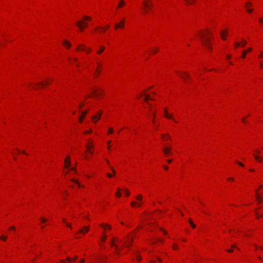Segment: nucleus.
Returning <instances> with one entry per match:
<instances>
[{
    "label": "nucleus",
    "instance_id": "nucleus-1",
    "mask_svg": "<svg viewBox=\"0 0 263 263\" xmlns=\"http://www.w3.org/2000/svg\"><path fill=\"white\" fill-rule=\"evenodd\" d=\"M201 42L204 46L208 49L211 50L212 47L210 38L207 37L205 33H202V32H199Z\"/></svg>",
    "mask_w": 263,
    "mask_h": 263
},
{
    "label": "nucleus",
    "instance_id": "nucleus-2",
    "mask_svg": "<svg viewBox=\"0 0 263 263\" xmlns=\"http://www.w3.org/2000/svg\"><path fill=\"white\" fill-rule=\"evenodd\" d=\"M154 4L151 0H145L143 2V7H142L144 13H147L151 10Z\"/></svg>",
    "mask_w": 263,
    "mask_h": 263
},
{
    "label": "nucleus",
    "instance_id": "nucleus-3",
    "mask_svg": "<svg viewBox=\"0 0 263 263\" xmlns=\"http://www.w3.org/2000/svg\"><path fill=\"white\" fill-rule=\"evenodd\" d=\"M77 26L79 28L80 31H83L84 27H87L88 24L87 23H82V22H77Z\"/></svg>",
    "mask_w": 263,
    "mask_h": 263
},
{
    "label": "nucleus",
    "instance_id": "nucleus-4",
    "mask_svg": "<svg viewBox=\"0 0 263 263\" xmlns=\"http://www.w3.org/2000/svg\"><path fill=\"white\" fill-rule=\"evenodd\" d=\"M179 76L185 81L187 82V80L190 78V75L186 72H183L182 74H179Z\"/></svg>",
    "mask_w": 263,
    "mask_h": 263
},
{
    "label": "nucleus",
    "instance_id": "nucleus-5",
    "mask_svg": "<svg viewBox=\"0 0 263 263\" xmlns=\"http://www.w3.org/2000/svg\"><path fill=\"white\" fill-rule=\"evenodd\" d=\"M133 238L130 237L129 236H127L126 238V240H125V242L124 243V245L126 247H128L130 246V243L133 241Z\"/></svg>",
    "mask_w": 263,
    "mask_h": 263
},
{
    "label": "nucleus",
    "instance_id": "nucleus-6",
    "mask_svg": "<svg viewBox=\"0 0 263 263\" xmlns=\"http://www.w3.org/2000/svg\"><path fill=\"white\" fill-rule=\"evenodd\" d=\"M101 114L102 112L100 111V112H98L97 114V115L96 116H93L91 117V119L92 120L95 122V123H96L97 122V121L99 120L101 118Z\"/></svg>",
    "mask_w": 263,
    "mask_h": 263
},
{
    "label": "nucleus",
    "instance_id": "nucleus-7",
    "mask_svg": "<svg viewBox=\"0 0 263 263\" xmlns=\"http://www.w3.org/2000/svg\"><path fill=\"white\" fill-rule=\"evenodd\" d=\"M124 22H125V19L123 18V19H122L120 23H116L115 24V28L116 29H118V28H122L124 26Z\"/></svg>",
    "mask_w": 263,
    "mask_h": 263
},
{
    "label": "nucleus",
    "instance_id": "nucleus-8",
    "mask_svg": "<svg viewBox=\"0 0 263 263\" xmlns=\"http://www.w3.org/2000/svg\"><path fill=\"white\" fill-rule=\"evenodd\" d=\"M89 228L88 226H84L83 227L82 229L80 230L79 231L78 233L85 234L86 232H87L89 231Z\"/></svg>",
    "mask_w": 263,
    "mask_h": 263
},
{
    "label": "nucleus",
    "instance_id": "nucleus-9",
    "mask_svg": "<svg viewBox=\"0 0 263 263\" xmlns=\"http://www.w3.org/2000/svg\"><path fill=\"white\" fill-rule=\"evenodd\" d=\"M65 164V167L69 168L70 166V161L69 157H66L64 161Z\"/></svg>",
    "mask_w": 263,
    "mask_h": 263
},
{
    "label": "nucleus",
    "instance_id": "nucleus-10",
    "mask_svg": "<svg viewBox=\"0 0 263 263\" xmlns=\"http://www.w3.org/2000/svg\"><path fill=\"white\" fill-rule=\"evenodd\" d=\"M220 34H221V37L222 40H226V38L225 37V35H227L228 34V31L227 30V31H220Z\"/></svg>",
    "mask_w": 263,
    "mask_h": 263
},
{
    "label": "nucleus",
    "instance_id": "nucleus-11",
    "mask_svg": "<svg viewBox=\"0 0 263 263\" xmlns=\"http://www.w3.org/2000/svg\"><path fill=\"white\" fill-rule=\"evenodd\" d=\"M251 50H252V48H249L246 50L243 51L242 52V56H241V57L242 58H245L247 52H249V51H251Z\"/></svg>",
    "mask_w": 263,
    "mask_h": 263
},
{
    "label": "nucleus",
    "instance_id": "nucleus-12",
    "mask_svg": "<svg viewBox=\"0 0 263 263\" xmlns=\"http://www.w3.org/2000/svg\"><path fill=\"white\" fill-rule=\"evenodd\" d=\"M171 147H165L163 149V152L164 153V154L165 155H168L171 152Z\"/></svg>",
    "mask_w": 263,
    "mask_h": 263
},
{
    "label": "nucleus",
    "instance_id": "nucleus-13",
    "mask_svg": "<svg viewBox=\"0 0 263 263\" xmlns=\"http://www.w3.org/2000/svg\"><path fill=\"white\" fill-rule=\"evenodd\" d=\"M130 205L133 207H135V206L140 207V206H141V204L140 203H138V202H136V201L132 202L131 203H130Z\"/></svg>",
    "mask_w": 263,
    "mask_h": 263
},
{
    "label": "nucleus",
    "instance_id": "nucleus-14",
    "mask_svg": "<svg viewBox=\"0 0 263 263\" xmlns=\"http://www.w3.org/2000/svg\"><path fill=\"white\" fill-rule=\"evenodd\" d=\"M116 240V239L115 238H112V242H111V245L112 246H114V247H115V249H116V250L117 251H118L119 250V246H118V245H115V244L114 243V242H113V241H115Z\"/></svg>",
    "mask_w": 263,
    "mask_h": 263
},
{
    "label": "nucleus",
    "instance_id": "nucleus-15",
    "mask_svg": "<svg viewBox=\"0 0 263 263\" xmlns=\"http://www.w3.org/2000/svg\"><path fill=\"white\" fill-rule=\"evenodd\" d=\"M63 44L64 45L66 46L68 48H70L71 47L70 43L66 40L64 41Z\"/></svg>",
    "mask_w": 263,
    "mask_h": 263
},
{
    "label": "nucleus",
    "instance_id": "nucleus-16",
    "mask_svg": "<svg viewBox=\"0 0 263 263\" xmlns=\"http://www.w3.org/2000/svg\"><path fill=\"white\" fill-rule=\"evenodd\" d=\"M142 199L143 197L141 194L138 195L136 197V199L139 201H142Z\"/></svg>",
    "mask_w": 263,
    "mask_h": 263
},
{
    "label": "nucleus",
    "instance_id": "nucleus-17",
    "mask_svg": "<svg viewBox=\"0 0 263 263\" xmlns=\"http://www.w3.org/2000/svg\"><path fill=\"white\" fill-rule=\"evenodd\" d=\"M116 196L117 197H120L121 196V189L118 188L117 189V192L116 194Z\"/></svg>",
    "mask_w": 263,
    "mask_h": 263
},
{
    "label": "nucleus",
    "instance_id": "nucleus-18",
    "mask_svg": "<svg viewBox=\"0 0 263 263\" xmlns=\"http://www.w3.org/2000/svg\"><path fill=\"white\" fill-rule=\"evenodd\" d=\"M254 158L256 160H258L259 161H262V158L260 157L258 155H254Z\"/></svg>",
    "mask_w": 263,
    "mask_h": 263
},
{
    "label": "nucleus",
    "instance_id": "nucleus-19",
    "mask_svg": "<svg viewBox=\"0 0 263 263\" xmlns=\"http://www.w3.org/2000/svg\"><path fill=\"white\" fill-rule=\"evenodd\" d=\"M105 50L104 46H101L100 49L97 51L98 54H101Z\"/></svg>",
    "mask_w": 263,
    "mask_h": 263
},
{
    "label": "nucleus",
    "instance_id": "nucleus-20",
    "mask_svg": "<svg viewBox=\"0 0 263 263\" xmlns=\"http://www.w3.org/2000/svg\"><path fill=\"white\" fill-rule=\"evenodd\" d=\"M125 2L123 0H120L119 3L118 8H120L122 5H124Z\"/></svg>",
    "mask_w": 263,
    "mask_h": 263
},
{
    "label": "nucleus",
    "instance_id": "nucleus-21",
    "mask_svg": "<svg viewBox=\"0 0 263 263\" xmlns=\"http://www.w3.org/2000/svg\"><path fill=\"white\" fill-rule=\"evenodd\" d=\"M85 49V47L83 45H79L77 48V50H84Z\"/></svg>",
    "mask_w": 263,
    "mask_h": 263
},
{
    "label": "nucleus",
    "instance_id": "nucleus-22",
    "mask_svg": "<svg viewBox=\"0 0 263 263\" xmlns=\"http://www.w3.org/2000/svg\"><path fill=\"white\" fill-rule=\"evenodd\" d=\"M195 0H184L187 4L192 5L194 3Z\"/></svg>",
    "mask_w": 263,
    "mask_h": 263
},
{
    "label": "nucleus",
    "instance_id": "nucleus-23",
    "mask_svg": "<svg viewBox=\"0 0 263 263\" xmlns=\"http://www.w3.org/2000/svg\"><path fill=\"white\" fill-rule=\"evenodd\" d=\"M164 111L165 113V116L166 118H167L168 119H172V117L168 114V113L167 112V111H166V110L165 109H164Z\"/></svg>",
    "mask_w": 263,
    "mask_h": 263
},
{
    "label": "nucleus",
    "instance_id": "nucleus-24",
    "mask_svg": "<svg viewBox=\"0 0 263 263\" xmlns=\"http://www.w3.org/2000/svg\"><path fill=\"white\" fill-rule=\"evenodd\" d=\"M256 199L258 201L259 203H261L262 202L261 197L260 196V195L258 193H257Z\"/></svg>",
    "mask_w": 263,
    "mask_h": 263
},
{
    "label": "nucleus",
    "instance_id": "nucleus-25",
    "mask_svg": "<svg viewBox=\"0 0 263 263\" xmlns=\"http://www.w3.org/2000/svg\"><path fill=\"white\" fill-rule=\"evenodd\" d=\"M153 100V99H152L149 95H145V98L144 99V101H146L147 100Z\"/></svg>",
    "mask_w": 263,
    "mask_h": 263
},
{
    "label": "nucleus",
    "instance_id": "nucleus-26",
    "mask_svg": "<svg viewBox=\"0 0 263 263\" xmlns=\"http://www.w3.org/2000/svg\"><path fill=\"white\" fill-rule=\"evenodd\" d=\"M101 227L102 228L107 227L109 230L111 229V227L109 225H108V224H101Z\"/></svg>",
    "mask_w": 263,
    "mask_h": 263
},
{
    "label": "nucleus",
    "instance_id": "nucleus-27",
    "mask_svg": "<svg viewBox=\"0 0 263 263\" xmlns=\"http://www.w3.org/2000/svg\"><path fill=\"white\" fill-rule=\"evenodd\" d=\"M83 19L85 20H90L91 18L89 16L85 15L83 16Z\"/></svg>",
    "mask_w": 263,
    "mask_h": 263
},
{
    "label": "nucleus",
    "instance_id": "nucleus-28",
    "mask_svg": "<svg viewBox=\"0 0 263 263\" xmlns=\"http://www.w3.org/2000/svg\"><path fill=\"white\" fill-rule=\"evenodd\" d=\"M87 110L82 111V117H85L86 115L87 114Z\"/></svg>",
    "mask_w": 263,
    "mask_h": 263
},
{
    "label": "nucleus",
    "instance_id": "nucleus-29",
    "mask_svg": "<svg viewBox=\"0 0 263 263\" xmlns=\"http://www.w3.org/2000/svg\"><path fill=\"white\" fill-rule=\"evenodd\" d=\"M93 95H94L96 97H98L99 96V95H100L101 92H100H100H99V93H97V92H96V90H93Z\"/></svg>",
    "mask_w": 263,
    "mask_h": 263
},
{
    "label": "nucleus",
    "instance_id": "nucleus-30",
    "mask_svg": "<svg viewBox=\"0 0 263 263\" xmlns=\"http://www.w3.org/2000/svg\"><path fill=\"white\" fill-rule=\"evenodd\" d=\"M71 181H73V182H76V183H77L78 184L79 187H81V184L77 180H76L74 179H72Z\"/></svg>",
    "mask_w": 263,
    "mask_h": 263
},
{
    "label": "nucleus",
    "instance_id": "nucleus-31",
    "mask_svg": "<svg viewBox=\"0 0 263 263\" xmlns=\"http://www.w3.org/2000/svg\"><path fill=\"white\" fill-rule=\"evenodd\" d=\"M252 5V3L250 2H247L245 5V7L247 8L248 6H251Z\"/></svg>",
    "mask_w": 263,
    "mask_h": 263
},
{
    "label": "nucleus",
    "instance_id": "nucleus-32",
    "mask_svg": "<svg viewBox=\"0 0 263 263\" xmlns=\"http://www.w3.org/2000/svg\"><path fill=\"white\" fill-rule=\"evenodd\" d=\"M113 132V128L112 127H109L108 131V134H111Z\"/></svg>",
    "mask_w": 263,
    "mask_h": 263
},
{
    "label": "nucleus",
    "instance_id": "nucleus-33",
    "mask_svg": "<svg viewBox=\"0 0 263 263\" xmlns=\"http://www.w3.org/2000/svg\"><path fill=\"white\" fill-rule=\"evenodd\" d=\"M241 42H242V46H245V45H246V44H247L246 41L245 40H243V39H242V40H241Z\"/></svg>",
    "mask_w": 263,
    "mask_h": 263
},
{
    "label": "nucleus",
    "instance_id": "nucleus-34",
    "mask_svg": "<svg viewBox=\"0 0 263 263\" xmlns=\"http://www.w3.org/2000/svg\"><path fill=\"white\" fill-rule=\"evenodd\" d=\"M91 144H92V143H89V145H87L86 146V148H87V150H89L90 148H91V145H90Z\"/></svg>",
    "mask_w": 263,
    "mask_h": 263
},
{
    "label": "nucleus",
    "instance_id": "nucleus-35",
    "mask_svg": "<svg viewBox=\"0 0 263 263\" xmlns=\"http://www.w3.org/2000/svg\"><path fill=\"white\" fill-rule=\"evenodd\" d=\"M106 235H104V236H103L102 237H101V240L103 241H105L106 240Z\"/></svg>",
    "mask_w": 263,
    "mask_h": 263
},
{
    "label": "nucleus",
    "instance_id": "nucleus-36",
    "mask_svg": "<svg viewBox=\"0 0 263 263\" xmlns=\"http://www.w3.org/2000/svg\"><path fill=\"white\" fill-rule=\"evenodd\" d=\"M0 239H2L3 240L5 241L6 240V237L4 236H0Z\"/></svg>",
    "mask_w": 263,
    "mask_h": 263
},
{
    "label": "nucleus",
    "instance_id": "nucleus-37",
    "mask_svg": "<svg viewBox=\"0 0 263 263\" xmlns=\"http://www.w3.org/2000/svg\"><path fill=\"white\" fill-rule=\"evenodd\" d=\"M234 45L236 47H238L240 45V44L238 42H235Z\"/></svg>",
    "mask_w": 263,
    "mask_h": 263
},
{
    "label": "nucleus",
    "instance_id": "nucleus-38",
    "mask_svg": "<svg viewBox=\"0 0 263 263\" xmlns=\"http://www.w3.org/2000/svg\"><path fill=\"white\" fill-rule=\"evenodd\" d=\"M236 162H237V163L238 165H240V166H244L243 164V163H241V162H239V161H237Z\"/></svg>",
    "mask_w": 263,
    "mask_h": 263
},
{
    "label": "nucleus",
    "instance_id": "nucleus-39",
    "mask_svg": "<svg viewBox=\"0 0 263 263\" xmlns=\"http://www.w3.org/2000/svg\"><path fill=\"white\" fill-rule=\"evenodd\" d=\"M41 220L43 222H45L46 221V219L43 217H41Z\"/></svg>",
    "mask_w": 263,
    "mask_h": 263
},
{
    "label": "nucleus",
    "instance_id": "nucleus-40",
    "mask_svg": "<svg viewBox=\"0 0 263 263\" xmlns=\"http://www.w3.org/2000/svg\"><path fill=\"white\" fill-rule=\"evenodd\" d=\"M160 230L161 231H162L163 232V233L165 234V235H166L167 234V232L165 230H164L162 228H160Z\"/></svg>",
    "mask_w": 263,
    "mask_h": 263
},
{
    "label": "nucleus",
    "instance_id": "nucleus-41",
    "mask_svg": "<svg viewBox=\"0 0 263 263\" xmlns=\"http://www.w3.org/2000/svg\"><path fill=\"white\" fill-rule=\"evenodd\" d=\"M137 259L138 260H141V257L138 254H137Z\"/></svg>",
    "mask_w": 263,
    "mask_h": 263
},
{
    "label": "nucleus",
    "instance_id": "nucleus-42",
    "mask_svg": "<svg viewBox=\"0 0 263 263\" xmlns=\"http://www.w3.org/2000/svg\"><path fill=\"white\" fill-rule=\"evenodd\" d=\"M247 11L249 12V13H251L253 12V9H247Z\"/></svg>",
    "mask_w": 263,
    "mask_h": 263
},
{
    "label": "nucleus",
    "instance_id": "nucleus-43",
    "mask_svg": "<svg viewBox=\"0 0 263 263\" xmlns=\"http://www.w3.org/2000/svg\"><path fill=\"white\" fill-rule=\"evenodd\" d=\"M126 196H128L129 195V192L127 190H125Z\"/></svg>",
    "mask_w": 263,
    "mask_h": 263
},
{
    "label": "nucleus",
    "instance_id": "nucleus-44",
    "mask_svg": "<svg viewBox=\"0 0 263 263\" xmlns=\"http://www.w3.org/2000/svg\"><path fill=\"white\" fill-rule=\"evenodd\" d=\"M110 168H111V171H112V172L113 174H114V175H115V174H116V171H115V170L114 169V168H113L112 167H110Z\"/></svg>",
    "mask_w": 263,
    "mask_h": 263
},
{
    "label": "nucleus",
    "instance_id": "nucleus-45",
    "mask_svg": "<svg viewBox=\"0 0 263 263\" xmlns=\"http://www.w3.org/2000/svg\"><path fill=\"white\" fill-rule=\"evenodd\" d=\"M106 175L107 176V177H109V178H111V177H112V175H111V174H109V173H107V174H106Z\"/></svg>",
    "mask_w": 263,
    "mask_h": 263
},
{
    "label": "nucleus",
    "instance_id": "nucleus-46",
    "mask_svg": "<svg viewBox=\"0 0 263 263\" xmlns=\"http://www.w3.org/2000/svg\"><path fill=\"white\" fill-rule=\"evenodd\" d=\"M163 167L165 170H167L168 169V167L165 165H163Z\"/></svg>",
    "mask_w": 263,
    "mask_h": 263
},
{
    "label": "nucleus",
    "instance_id": "nucleus-47",
    "mask_svg": "<svg viewBox=\"0 0 263 263\" xmlns=\"http://www.w3.org/2000/svg\"><path fill=\"white\" fill-rule=\"evenodd\" d=\"M173 249H175H175H178V248L177 247V246H176V245L175 244H174V245H173Z\"/></svg>",
    "mask_w": 263,
    "mask_h": 263
},
{
    "label": "nucleus",
    "instance_id": "nucleus-48",
    "mask_svg": "<svg viewBox=\"0 0 263 263\" xmlns=\"http://www.w3.org/2000/svg\"><path fill=\"white\" fill-rule=\"evenodd\" d=\"M189 223H190V224L191 225H192V223H194L193 222V221H192V219H189Z\"/></svg>",
    "mask_w": 263,
    "mask_h": 263
},
{
    "label": "nucleus",
    "instance_id": "nucleus-49",
    "mask_svg": "<svg viewBox=\"0 0 263 263\" xmlns=\"http://www.w3.org/2000/svg\"><path fill=\"white\" fill-rule=\"evenodd\" d=\"M9 230H15V227H13V226L10 227L9 228Z\"/></svg>",
    "mask_w": 263,
    "mask_h": 263
},
{
    "label": "nucleus",
    "instance_id": "nucleus-50",
    "mask_svg": "<svg viewBox=\"0 0 263 263\" xmlns=\"http://www.w3.org/2000/svg\"><path fill=\"white\" fill-rule=\"evenodd\" d=\"M79 121L80 123H82V117H79Z\"/></svg>",
    "mask_w": 263,
    "mask_h": 263
},
{
    "label": "nucleus",
    "instance_id": "nucleus-51",
    "mask_svg": "<svg viewBox=\"0 0 263 263\" xmlns=\"http://www.w3.org/2000/svg\"><path fill=\"white\" fill-rule=\"evenodd\" d=\"M66 259L67 261H70V262L71 261V258H70L69 257H68Z\"/></svg>",
    "mask_w": 263,
    "mask_h": 263
},
{
    "label": "nucleus",
    "instance_id": "nucleus-52",
    "mask_svg": "<svg viewBox=\"0 0 263 263\" xmlns=\"http://www.w3.org/2000/svg\"><path fill=\"white\" fill-rule=\"evenodd\" d=\"M191 227L193 228H196V225L194 223H192V225H191Z\"/></svg>",
    "mask_w": 263,
    "mask_h": 263
},
{
    "label": "nucleus",
    "instance_id": "nucleus-53",
    "mask_svg": "<svg viewBox=\"0 0 263 263\" xmlns=\"http://www.w3.org/2000/svg\"><path fill=\"white\" fill-rule=\"evenodd\" d=\"M172 162V159H168L167 160V163H171Z\"/></svg>",
    "mask_w": 263,
    "mask_h": 263
},
{
    "label": "nucleus",
    "instance_id": "nucleus-54",
    "mask_svg": "<svg viewBox=\"0 0 263 263\" xmlns=\"http://www.w3.org/2000/svg\"><path fill=\"white\" fill-rule=\"evenodd\" d=\"M226 251H227V252H230V253H231V252H233V250H232V249H230V250H228H228H227Z\"/></svg>",
    "mask_w": 263,
    "mask_h": 263
},
{
    "label": "nucleus",
    "instance_id": "nucleus-55",
    "mask_svg": "<svg viewBox=\"0 0 263 263\" xmlns=\"http://www.w3.org/2000/svg\"><path fill=\"white\" fill-rule=\"evenodd\" d=\"M91 132H92V131H91V130H89V131L85 132V134H89V133H91Z\"/></svg>",
    "mask_w": 263,
    "mask_h": 263
},
{
    "label": "nucleus",
    "instance_id": "nucleus-56",
    "mask_svg": "<svg viewBox=\"0 0 263 263\" xmlns=\"http://www.w3.org/2000/svg\"><path fill=\"white\" fill-rule=\"evenodd\" d=\"M85 260L84 259H82L80 261V263H83L84 262Z\"/></svg>",
    "mask_w": 263,
    "mask_h": 263
},
{
    "label": "nucleus",
    "instance_id": "nucleus-57",
    "mask_svg": "<svg viewBox=\"0 0 263 263\" xmlns=\"http://www.w3.org/2000/svg\"><path fill=\"white\" fill-rule=\"evenodd\" d=\"M158 50V48H157V50H156L152 51V52L153 53H156Z\"/></svg>",
    "mask_w": 263,
    "mask_h": 263
},
{
    "label": "nucleus",
    "instance_id": "nucleus-58",
    "mask_svg": "<svg viewBox=\"0 0 263 263\" xmlns=\"http://www.w3.org/2000/svg\"><path fill=\"white\" fill-rule=\"evenodd\" d=\"M66 225H67V227H69V228H71V224H69V223H66Z\"/></svg>",
    "mask_w": 263,
    "mask_h": 263
},
{
    "label": "nucleus",
    "instance_id": "nucleus-59",
    "mask_svg": "<svg viewBox=\"0 0 263 263\" xmlns=\"http://www.w3.org/2000/svg\"><path fill=\"white\" fill-rule=\"evenodd\" d=\"M256 152L258 154H260V151L258 149H256Z\"/></svg>",
    "mask_w": 263,
    "mask_h": 263
},
{
    "label": "nucleus",
    "instance_id": "nucleus-60",
    "mask_svg": "<svg viewBox=\"0 0 263 263\" xmlns=\"http://www.w3.org/2000/svg\"><path fill=\"white\" fill-rule=\"evenodd\" d=\"M228 180H229V181H230V180L233 181V180H234V179L232 178H229L228 179Z\"/></svg>",
    "mask_w": 263,
    "mask_h": 263
},
{
    "label": "nucleus",
    "instance_id": "nucleus-61",
    "mask_svg": "<svg viewBox=\"0 0 263 263\" xmlns=\"http://www.w3.org/2000/svg\"><path fill=\"white\" fill-rule=\"evenodd\" d=\"M62 221H63V222H64V223H66V219H65L63 218V219H62Z\"/></svg>",
    "mask_w": 263,
    "mask_h": 263
},
{
    "label": "nucleus",
    "instance_id": "nucleus-62",
    "mask_svg": "<svg viewBox=\"0 0 263 263\" xmlns=\"http://www.w3.org/2000/svg\"><path fill=\"white\" fill-rule=\"evenodd\" d=\"M38 85H41V86H43L44 84H43V82H41V83H39L38 84Z\"/></svg>",
    "mask_w": 263,
    "mask_h": 263
},
{
    "label": "nucleus",
    "instance_id": "nucleus-63",
    "mask_svg": "<svg viewBox=\"0 0 263 263\" xmlns=\"http://www.w3.org/2000/svg\"><path fill=\"white\" fill-rule=\"evenodd\" d=\"M157 259H158V260L159 261H160V262H161V261H162V260H161L160 258H158V257H157Z\"/></svg>",
    "mask_w": 263,
    "mask_h": 263
},
{
    "label": "nucleus",
    "instance_id": "nucleus-64",
    "mask_svg": "<svg viewBox=\"0 0 263 263\" xmlns=\"http://www.w3.org/2000/svg\"><path fill=\"white\" fill-rule=\"evenodd\" d=\"M150 262H151V263H155V261H154V260H151V261H150Z\"/></svg>",
    "mask_w": 263,
    "mask_h": 263
}]
</instances>
